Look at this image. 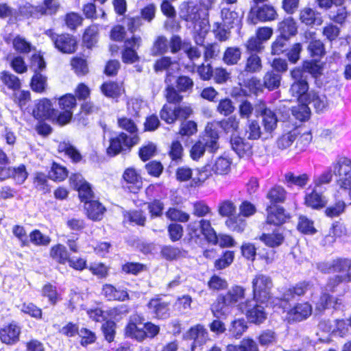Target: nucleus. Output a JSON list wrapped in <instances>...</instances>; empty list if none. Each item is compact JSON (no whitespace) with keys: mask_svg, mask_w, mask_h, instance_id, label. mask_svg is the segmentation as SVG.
Returning <instances> with one entry per match:
<instances>
[{"mask_svg":"<svg viewBox=\"0 0 351 351\" xmlns=\"http://www.w3.org/2000/svg\"><path fill=\"white\" fill-rule=\"evenodd\" d=\"M272 282L269 276L258 274L252 280L254 298L239 304V308L245 313L250 322L259 324L266 319L264 307L258 304L264 303L270 296Z\"/></svg>","mask_w":351,"mask_h":351,"instance_id":"1","label":"nucleus"},{"mask_svg":"<svg viewBox=\"0 0 351 351\" xmlns=\"http://www.w3.org/2000/svg\"><path fill=\"white\" fill-rule=\"evenodd\" d=\"M187 231L188 242L191 245H201L204 239L213 244L218 243L223 247L234 245L235 242L230 236L226 234L217 236L208 220L201 219L191 222L188 225Z\"/></svg>","mask_w":351,"mask_h":351,"instance_id":"2","label":"nucleus"},{"mask_svg":"<svg viewBox=\"0 0 351 351\" xmlns=\"http://www.w3.org/2000/svg\"><path fill=\"white\" fill-rule=\"evenodd\" d=\"M219 133L216 126L208 123L205 128L204 136L192 147L190 154L191 157L197 160L203 155L206 149L210 152H215L219 148Z\"/></svg>","mask_w":351,"mask_h":351,"instance_id":"3","label":"nucleus"},{"mask_svg":"<svg viewBox=\"0 0 351 351\" xmlns=\"http://www.w3.org/2000/svg\"><path fill=\"white\" fill-rule=\"evenodd\" d=\"M333 174L337 178V182L341 188L347 189L351 186V160L341 157L330 167Z\"/></svg>","mask_w":351,"mask_h":351,"instance_id":"4","label":"nucleus"},{"mask_svg":"<svg viewBox=\"0 0 351 351\" xmlns=\"http://www.w3.org/2000/svg\"><path fill=\"white\" fill-rule=\"evenodd\" d=\"M208 10L204 7L202 0L199 3L193 1L183 2L180 6V16L183 20L194 23L205 16Z\"/></svg>","mask_w":351,"mask_h":351,"instance_id":"5","label":"nucleus"},{"mask_svg":"<svg viewBox=\"0 0 351 351\" xmlns=\"http://www.w3.org/2000/svg\"><path fill=\"white\" fill-rule=\"evenodd\" d=\"M139 141V137L132 136L128 137V134L121 132L118 136L111 138L110 146L107 149V153L110 156H114L120 153L125 149H129Z\"/></svg>","mask_w":351,"mask_h":351,"instance_id":"6","label":"nucleus"},{"mask_svg":"<svg viewBox=\"0 0 351 351\" xmlns=\"http://www.w3.org/2000/svg\"><path fill=\"white\" fill-rule=\"evenodd\" d=\"M45 34L51 38L55 47L62 53H71L76 50L77 43L72 36L69 34L58 35L51 29L47 30Z\"/></svg>","mask_w":351,"mask_h":351,"instance_id":"7","label":"nucleus"},{"mask_svg":"<svg viewBox=\"0 0 351 351\" xmlns=\"http://www.w3.org/2000/svg\"><path fill=\"white\" fill-rule=\"evenodd\" d=\"M277 12L274 8L269 5H256L251 8L248 15V21L256 24L258 21L266 22L276 19Z\"/></svg>","mask_w":351,"mask_h":351,"instance_id":"8","label":"nucleus"},{"mask_svg":"<svg viewBox=\"0 0 351 351\" xmlns=\"http://www.w3.org/2000/svg\"><path fill=\"white\" fill-rule=\"evenodd\" d=\"M144 318L139 315L131 316L130 320L125 328V333L128 337L142 341L146 337V332L143 330Z\"/></svg>","mask_w":351,"mask_h":351,"instance_id":"9","label":"nucleus"},{"mask_svg":"<svg viewBox=\"0 0 351 351\" xmlns=\"http://www.w3.org/2000/svg\"><path fill=\"white\" fill-rule=\"evenodd\" d=\"M291 76L295 79V82L290 88V93L293 97L300 98L304 95L308 90L306 76H304L302 70L300 69L293 70Z\"/></svg>","mask_w":351,"mask_h":351,"instance_id":"10","label":"nucleus"},{"mask_svg":"<svg viewBox=\"0 0 351 351\" xmlns=\"http://www.w3.org/2000/svg\"><path fill=\"white\" fill-rule=\"evenodd\" d=\"M312 285L309 282H300L295 285L284 291L281 295V300L285 302H291L298 300L301 296L311 289Z\"/></svg>","mask_w":351,"mask_h":351,"instance_id":"11","label":"nucleus"},{"mask_svg":"<svg viewBox=\"0 0 351 351\" xmlns=\"http://www.w3.org/2000/svg\"><path fill=\"white\" fill-rule=\"evenodd\" d=\"M267 223L275 226H280L286 222L289 215L285 213V209L277 205L267 206Z\"/></svg>","mask_w":351,"mask_h":351,"instance_id":"12","label":"nucleus"},{"mask_svg":"<svg viewBox=\"0 0 351 351\" xmlns=\"http://www.w3.org/2000/svg\"><path fill=\"white\" fill-rule=\"evenodd\" d=\"M243 15L232 10L230 8H222L221 10V18L223 25H226L228 29L237 28L239 29L241 26Z\"/></svg>","mask_w":351,"mask_h":351,"instance_id":"13","label":"nucleus"},{"mask_svg":"<svg viewBox=\"0 0 351 351\" xmlns=\"http://www.w3.org/2000/svg\"><path fill=\"white\" fill-rule=\"evenodd\" d=\"M190 339L193 340L192 350H194L197 346H202L208 340V332L203 325L197 324L191 327L187 332Z\"/></svg>","mask_w":351,"mask_h":351,"instance_id":"14","label":"nucleus"},{"mask_svg":"<svg viewBox=\"0 0 351 351\" xmlns=\"http://www.w3.org/2000/svg\"><path fill=\"white\" fill-rule=\"evenodd\" d=\"M232 306L226 297L220 294L211 306V311L216 318H226L232 311Z\"/></svg>","mask_w":351,"mask_h":351,"instance_id":"15","label":"nucleus"},{"mask_svg":"<svg viewBox=\"0 0 351 351\" xmlns=\"http://www.w3.org/2000/svg\"><path fill=\"white\" fill-rule=\"evenodd\" d=\"M178 69V64L176 61H172L169 57H162L156 60L154 64V70L158 71H167V76L165 80V84H169L173 77V73Z\"/></svg>","mask_w":351,"mask_h":351,"instance_id":"16","label":"nucleus"},{"mask_svg":"<svg viewBox=\"0 0 351 351\" xmlns=\"http://www.w3.org/2000/svg\"><path fill=\"white\" fill-rule=\"evenodd\" d=\"M21 327L12 322L0 330V339L4 343L14 344L19 341Z\"/></svg>","mask_w":351,"mask_h":351,"instance_id":"17","label":"nucleus"},{"mask_svg":"<svg viewBox=\"0 0 351 351\" xmlns=\"http://www.w3.org/2000/svg\"><path fill=\"white\" fill-rule=\"evenodd\" d=\"M141 42V37L133 36L125 41V49L122 53L123 61L126 63H133L138 58L135 48H138Z\"/></svg>","mask_w":351,"mask_h":351,"instance_id":"18","label":"nucleus"},{"mask_svg":"<svg viewBox=\"0 0 351 351\" xmlns=\"http://www.w3.org/2000/svg\"><path fill=\"white\" fill-rule=\"evenodd\" d=\"M312 313V306L308 302L297 304L288 313L289 320L301 322L308 317Z\"/></svg>","mask_w":351,"mask_h":351,"instance_id":"19","label":"nucleus"},{"mask_svg":"<svg viewBox=\"0 0 351 351\" xmlns=\"http://www.w3.org/2000/svg\"><path fill=\"white\" fill-rule=\"evenodd\" d=\"M33 114L37 119H51L56 116L55 110L52 108L50 101L43 99L36 104Z\"/></svg>","mask_w":351,"mask_h":351,"instance_id":"20","label":"nucleus"},{"mask_svg":"<svg viewBox=\"0 0 351 351\" xmlns=\"http://www.w3.org/2000/svg\"><path fill=\"white\" fill-rule=\"evenodd\" d=\"M260 240L268 247H277L285 241L284 230L281 228H276L271 233H263Z\"/></svg>","mask_w":351,"mask_h":351,"instance_id":"21","label":"nucleus"},{"mask_svg":"<svg viewBox=\"0 0 351 351\" xmlns=\"http://www.w3.org/2000/svg\"><path fill=\"white\" fill-rule=\"evenodd\" d=\"M232 149L239 157L250 156L252 154V145L238 136L230 138Z\"/></svg>","mask_w":351,"mask_h":351,"instance_id":"22","label":"nucleus"},{"mask_svg":"<svg viewBox=\"0 0 351 351\" xmlns=\"http://www.w3.org/2000/svg\"><path fill=\"white\" fill-rule=\"evenodd\" d=\"M101 293L108 300L125 301L129 298V295L125 289L117 288L110 284L103 286Z\"/></svg>","mask_w":351,"mask_h":351,"instance_id":"23","label":"nucleus"},{"mask_svg":"<svg viewBox=\"0 0 351 351\" xmlns=\"http://www.w3.org/2000/svg\"><path fill=\"white\" fill-rule=\"evenodd\" d=\"M7 43L12 41L13 48L19 53L27 54L35 49L32 44L22 36L16 35L12 40L10 36L4 38Z\"/></svg>","mask_w":351,"mask_h":351,"instance_id":"24","label":"nucleus"},{"mask_svg":"<svg viewBox=\"0 0 351 351\" xmlns=\"http://www.w3.org/2000/svg\"><path fill=\"white\" fill-rule=\"evenodd\" d=\"M124 180L128 186H126L130 192L136 193L141 187L142 182L140 176L132 168L127 169L123 175Z\"/></svg>","mask_w":351,"mask_h":351,"instance_id":"25","label":"nucleus"},{"mask_svg":"<svg viewBox=\"0 0 351 351\" xmlns=\"http://www.w3.org/2000/svg\"><path fill=\"white\" fill-rule=\"evenodd\" d=\"M148 308L158 318L165 319L169 315L168 303L162 301L160 298L151 300L148 304Z\"/></svg>","mask_w":351,"mask_h":351,"instance_id":"26","label":"nucleus"},{"mask_svg":"<svg viewBox=\"0 0 351 351\" xmlns=\"http://www.w3.org/2000/svg\"><path fill=\"white\" fill-rule=\"evenodd\" d=\"M297 25L293 18L288 17L278 23V32L280 36L289 38L297 33Z\"/></svg>","mask_w":351,"mask_h":351,"instance_id":"27","label":"nucleus"},{"mask_svg":"<svg viewBox=\"0 0 351 351\" xmlns=\"http://www.w3.org/2000/svg\"><path fill=\"white\" fill-rule=\"evenodd\" d=\"M88 218L93 220L101 219L106 208L97 200H92L84 204Z\"/></svg>","mask_w":351,"mask_h":351,"instance_id":"28","label":"nucleus"},{"mask_svg":"<svg viewBox=\"0 0 351 351\" xmlns=\"http://www.w3.org/2000/svg\"><path fill=\"white\" fill-rule=\"evenodd\" d=\"M300 18L301 21L306 25H319L322 23L321 14L311 8L302 10Z\"/></svg>","mask_w":351,"mask_h":351,"instance_id":"29","label":"nucleus"},{"mask_svg":"<svg viewBox=\"0 0 351 351\" xmlns=\"http://www.w3.org/2000/svg\"><path fill=\"white\" fill-rule=\"evenodd\" d=\"M305 203L308 206L313 208H319L324 206L326 203L325 197L318 191V188L315 186L313 191L306 195Z\"/></svg>","mask_w":351,"mask_h":351,"instance_id":"30","label":"nucleus"},{"mask_svg":"<svg viewBox=\"0 0 351 351\" xmlns=\"http://www.w3.org/2000/svg\"><path fill=\"white\" fill-rule=\"evenodd\" d=\"M267 198L269 200L271 205L283 203L287 198V191L282 186L275 185L267 192Z\"/></svg>","mask_w":351,"mask_h":351,"instance_id":"31","label":"nucleus"},{"mask_svg":"<svg viewBox=\"0 0 351 351\" xmlns=\"http://www.w3.org/2000/svg\"><path fill=\"white\" fill-rule=\"evenodd\" d=\"M60 8V3L58 0H43L40 5L36 6L34 10L36 13L43 15H53Z\"/></svg>","mask_w":351,"mask_h":351,"instance_id":"32","label":"nucleus"},{"mask_svg":"<svg viewBox=\"0 0 351 351\" xmlns=\"http://www.w3.org/2000/svg\"><path fill=\"white\" fill-rule=\"evenodd\" d=\"M50 256L60 264H65L70 259L66 247L62 244H57L51 248Z\"/></svg>","mask_w":351,"mask_h":351,"instance_id":"33","label":"nucleus"},{"mask_svg":"<svg viewBox=\"0 0 351 351\" xmlns=\"http://www.w3.org/2000/svg\"><path fill=\"white\" fill-rule=\"evenodd\" d=\"M264 130L267 133H271L277 126L278 119L275 113L269 109L265 108L262 113Z\"/></svg>","mask_w":351,"mask_h":351,"instance_id":"34","label":"nucleus"},{"mask_svg":"<svg viewBox=\"0 0 351 351\" xmlns=\"http://www.w3.org/2000/svg\"><path fill=\"white\" fill-rule=\"evenodd\" d=\"M281 75L274 70L267 71L263 77V84L269 90L278 88L280 85Z\"/></svg>","mask_w":351,"mask_h":351,"instance_id":"35","label":"nucleus"},{"mask_svg":"<svg viewBox=\"0 0 351 351\" xmlns=\"http://www.w3.org/2000/svg\"><path fill=\"white\" fill-rule=\"evenodd\" d=\"M308 104L315 108L317 112H324L328 106V101L326 95L315 93L310 95Z\"/></svg>","mask_w":351,"mask_h":351,"instance_id":"36","label":"nucleus"},{"mask_svg":"<svg viewBox=\"0 0 351 351\" xmlns=\"http://www.w3.org/2000/svg\"><path fill=\"white\" fill-rule=\"evenodd\" d=\"M333 273L347 271L345 274L348 276L351 280V259L346 258H337L332 260Z\"/></svg>","mask_w":351,"mask_h":351,"instance_id":"37","label":"nucleus"},{"mask_svg":"<svg viewBox=\"0 0 351 351\" xmlns=\"http://www.w3.org/2000/svg\"><path fill=\"white\" fill-rule=\"evenodd\" d=\"M262 69L261 58L256 53H251L245 61L244 71L247 73L258 72Z\"/></svg>","mask_w":351,"mask_h":351,"instance_id":"38","label":"nucleus"},{"mask_svg":"<svg viewBox=\"0 0 351 351\" xmlns=\"http://www.w3.org/2000/svg\"><path fill=\"white\" fill-rule=\"evenodd\" d=\"M262 132L257 121L248 120L245 125V135L248 139L256 140L261 137Z\"/></svg>","mask_w":351,"mask_h":351,"instance_id":"39","label":"nucleus"},{"mask_svg":"<svg viewBox=\"0 0 351 351\" xmlns=\"http://www.w3.org/2000/svg\"><path fill=\"white\" fill-rule=\"evenodd\" d=\"M285 179L288 186L293 184L303 187L308 182L309 177L306 173L296 176L292 172H288L285 173Z\"/></svg>","mask_w":351,"mask_h":351,"instance_id":"40","label":"nucleus"},{"mask_svg":"<svg viewBox=\"0 0 351 351\" xmlns=\"http://www.w3.org/2000/svg\"><path fill=\"white\" fill-rule=\"evenodd\" d=\"M241 51L239 47H228L224 52L223 60L229 65L236 64L241 59Z\"/></svg>","mask_w":351,"mask_h":351,"instance_id":"41","label":"nucleus"},{"mask_svg":"<svg viewBox=\"0 0 351 351\" xmlns=\"http://www.w3.org/2000/svg\"><path fill=\"white\" fill-rule=\"evenodd\" d=\"M230 163L229 159L219 157L213 165H210L211 170L216 174H226L230 170Z\"/></svg>","mask_w":351,"mask_h":351,"instance_id":"42","label":"nucleus"},{"mask_svg":"<svg viewBox=\"0 0 351 351\" xmlns=\"http://www.w3.org/2000/svg\"><path fill=\"white\" fill-rule=\"evenodd\" d=\"M1 79L2 82L10 89L13 90L21 88V82L18 77L8 71L1 73Z\"/></svg>","mask_w":351,"mask_h":351,"instance_id":"43","label":"nucleus"},{"mask_svg":"<svg viewBox=\"0 0 351 351\" xmlns=\"http://www.w3.org/2000/svg\"><path fill=\"white\" fill-rule=\"evenodd\" d=\"M67 176L68 171L64 167L56 162L53 163L51 170L49 172V178L55 181L60 182L64 180Z\"/></svg>","mask_w":351,"mask_h":351,"instance_id":"44","label":"nucleus"},{"mask_svg":"<svg viewBox=\"0 0 351 351\" xmlns=\"http://www.w3.org/2000/svg\"><path fill=\"white\" fill-rule=\"evenodd\" d=\"M30 86L34 91L42 93L47 86V77L40 73H34L32 77Z\"/></svg>","mask_w":351,"mask_h":351,"instance_id":"45","label":"nucleus"},{"mask_svg":"<svg viewBox=\"0 0 351 351\" xmlns=\"http://www.w3.org/2000/svg\"><path fill=\"white\" fill-rule=\"evenodd\" d=\"M245 295V289L241 286L232 287L226 294L223 295L233 306Z\"/></svg>","mask_w":351,"mask_h":351,"instance_id":"46","label":"nucleus"},{"mask_svg":"<svg viewBox=\"0 0 351 351\" xmlns=\"http://www.w3.org/2000/svg\"><path fill=\"white\" fill-rule=\"evenodd\" d=\"M226 223L229 229L237 232H242L246 226V222L241 215L229 217Z\"/></svg>","mask_w":351,"mask_h":351,"instance_id":"47","label":"nucleus"},{"mask_svg":"<svg viewBox=\"0 0 351 351\" xmlns=\"http://www.w3.org/2000/svg\"><path fill=\"white\" fill-rule=\"evenodd\" d=\"M102 93L108 97L114 98L121 93V86L114 82H105L101 86Z\"/></svg>","mask_w":351,"mask_h":351,"instance_id":"48","label":"nucleus"},{"mask_svg":"<svg viewBox=\"0 0 351 351\" xmlns=\"http://www.w3.org/2000/svg\"><path fill=\"white\" fill-rule=\"evenodd\" d=\"M43 296L48 298L51 304L55 305L60 298V295L58 293L56 287L51 284H46L42 290Z\"/></svg>","mask_w":351,"mask_h":351,"instance_id":"49","label":"nucleus"},{"mask_svg":"<svg viewBox=\"0 0 351 351\" xmlns=\"http://www.w3.org/2000/svg\"><path fill=\"white\" fill-rule=\"evenodd\" d=\"M118 123L121 128L130 133V134L128 135V137H132V136H138L137 134V127L134 121L127 117H122L118 119Z\"/></svg>","mask_w":351,"mask_h":351,"instance_id":"50","label":"nucleus"},{"mask_svg":"<svg viewBox=\"0 0 351 351\" xmlns=\"http://www.w3.org/2000/svg\"><path fill=\"white\" fill-rule=\"evenodd\" d=\"M59 150L64 152L75 162H77L82 159V156L78 150L69 143H63L60 144Z\"/></svg>","mask_w":351,"mask_h":351,"instance_id":"51","label":"nucleus"},{"mask_svg":"<svg viewBox=\"0 0 351 351\" xmlns=\"http://www.w3.org/2000/svg\"><path fill=\"white\" fill-rule=\"evenodd\" d=\"M30 241L36 245L47 246L51 242L49 236L43 234L40 230H34L29 234Z\"/></svg>","mask_w":351,"mask_h":351,"instance_id":"52","label":"nucleus"},{"mask_svg":"<svg viewBox=\"0 0 351 351\" xmlns=\"http://www.w3.org/2000/svg\"><path fill=\"white\" fill-rule=\"evenodd\" d=\"M296 138V131H291L282 135L277 141V147L280 149L289 147Z\"/></svg>","mask_w":351,"mask_h":351,"instance_id":"53","label":"nucleus"},{"mask_svg":"<svg viewBox=\"0 0 351 351\" xmlns=\"http://www.w3.org/2000/svg\"><path fill=\"white\" fill-rule=\"evenodd\" d=\"M183 147L180 141H174L172 142L169 155L171 158L172 161L175 162H179L182 160L183 156Z\"/></svg>","mask_w":351,"mask_h":351,"instance_id":"54","label":"nucleus"},{"mask_svg":"<svg viewBox=\"0 0 351 351\" xmlns=\"http://www.w3.org/2000/svg\"><path fill=\"white\" fill-rule=\"evenodd\" d=\"M234 258L233 252L226 251L221 257L215 261V267L218 270L225 269L232 263Z\"/></svg>","mask_w":351,"mask_h":351,"instance_id":"55","label":"nucleus"},{"mask_svg":"<svg viewBox=\"0 0 351 351\" xmlns=\"http://www.w3.org/2000/svg\"><path fill=\"white\" fill-rule=\"evenodd\" d=\"M228 285V282L217 275H213L208 282V287L212 291L226 289Z\"/></svg>","mask_w":351,"mask_h":351,"instance_id":"56","label":"nucleus"},{"mask_svg":"<svg viewBox=\"0 0 351 351\" xmlns=\"http://www.w3.org/2000/svg\"><path fill=\"white\" fill-rule=\"evenodd\" d=\"M237 207L234 204L228 199L222 201L219 206V213L223 217H230L236 213Z\"/></svg>","mask_w":351,"mask_h":351,"instance_id":"57","label":"nucleus"},{"mask_svg":"<svg viewBox=\"0 0 351 351\" xmlns=\"http://www.w3.org/2000/svg\"><path fill=\"white\" fill-rule=\"evenodd\" d=\"M288 38L282 36H279L273 43L271 46V53L274 55H279L288 50Z\"/></svg>","mask_w":351,"mask_h":351,"instance_id":"58","label":"nucleus"},{"mask_svg":"<svg viewBox=\"0 0 351 351\" xmlns=\"http://www.w3.org/2000/svg\"><path fill=\"white\" fill-rule=\"evenodd\" d=\"M291 111L293 116L301 121L307 120L310 116V108L306 104L293 107Z\"/></svg>","mask_w":351,"mask_h":351,"instance_id":"59","label":"nucleus"},{"mask_svg":"<svg viewBox=\"0 0 351 351\" xmlns=\"http://www.w3.org/2000/svg\"><path fill=\"white\" fill-rule=\"evenodd\" d=\"M21 311L36 319L42 317L41 309L32 302H24L21 306Z\"/></svg>","mask_w":351,"mask_h":351,"instance_id":"60","label":"nucleus"},{"mask_svg":"<svg viewBox=\"0 0 351 351\" xmlns=\"http://www.w3.org/2000/svg\"><path fill=\"white\" fill-rule=\"evenodd\" d=\"M298 229L304 234H314L315 229L313 226V222L305 216H300L298 223Z\"/></svg>","mask_w":351,"mask_h":351,"instance_id":"61","label":"nucleus"},{"mask_svg":"<svg viewBox=\"0 0 351 351\" xmlns=\"http://www.w3.org/2000/svg\"><path fill=\"white\" fill-rule=\"evenodd\" d=\"M329 16L330 19L335 23L342 24L348 17V12L345 7H336L335 9L330 11Z\"/></svg>","mask_w":351,"mask_h":351,"instance_id":"62","label":"nucleus"},{"mask_svg":"<svg viewBox=\"0 0 351 351\" xmlns=\"http://www.w3.org/2000/svg\"><path fill=\"white\" fill-rule=\"evenodd\" d=\"M230 29L222 23L216 22L213 25V32L215 37L220 41L226 40L230 36Z\"/></svg>","mask_w":351,"mask_h":351,"instance_id":"63","label":"nucleus"},{"mask_svg":"<svg viewBox=\"0 0 351 351\" xmlns=\"http://www.w3.org/2000/svg\"><path fill=\"white\" fill-rule=\"evenodd\" d=\"M232 348H234V351H258V346L256 343L251 339H244L238 346L232 345Z\"/></svg>","mask_w":351,"mask_h":351,"instance_id":"64","label":"nucleus"}]
</instances>
